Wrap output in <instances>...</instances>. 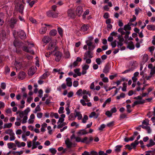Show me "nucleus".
<instances>
[{
	"instance_id": "nucleus-56",
	"label": "nucleus",
	"mask_w": 155,
	"mask_h": 155,
	"mask_svg": "<svg viewBox=\"0 0 155 155\" xmlns=\"http://www.w3.org/2000/svg\"><path fill=\"white\" fill-rule=\"evenodd\" d=\"M155 73V67H154L153 68L151 69V71L150 72V75L151 76L153 75Z\"/></svg>"
},
{
	"instance_id": "nucleus-39",
	"label": "nucleus",
	"mask_w": 155,
	"mask_h": 155,
	"mask_svg": "<svg viewBox=\"0 0 155 155\" xmlns=\"http://www.w3.org/2000/svg\"><path fill=\"white\" fill-rule=\"evenodd\" d=\"M126 108L127 109V112L129 113H130L132 111V110H130V108H131V106L130 104H127L126 106Z\"/></svg>"
},
{
	"instance_id": "nucleus-35",
	"label": "nucleus",
	"mask_w": 155,
	"mask_h": 155,
	"mask_svg": "<svg viewBox=\"0 0 155 155\" xmlns=\"http://www.w3.org/2000/svg\"><path fill=\"white\" fill-rule=\"evenodd\" d=\"M125 96V94L123 93H121L120 96H117L116 99L117 100H119L120 98H124Z\"/></svg>"
},
{
	"instance_id": "nucleus-6",
	"label": "nucleus",
	"mask_w": 155,
	"mask_h": 155,
	"mask_svg": "<svg viewBox=\"0 0 155 155\" xmlns=\"http://www.w3.org/2000/svg\"><path fill=\"white\" fill-rule=\"evenodd\" d=\"M17 33L19 37L21 39L25 40L26 38V34L24 31L23 30H19Z\"/></svg>"
},
{
	"instance_id": "nucleus-13",
	"label": "nucleus",
	"mask_w": 155,
	"mask_h": 155,
	"mask_svg": "<svg viewBox=\"0 0 155 155\" xmlns=\"http://www.w3.org/2000/svg\"><path fill=\"white\" fill-rule=\"evenodd\" d=\"M89 28V26L88 25L84 24L81 28V30L83 31H86Z\"/></svg>"
},
{
	"instance_id": "nucleus-54",
	"label": "nucleus",
	"mask_w": 155,
	"mask_h": 155,
	"mask_svg": "<svg viewBox=\"0 0 155 155\" xmlns=\"http://www.w3.org/2000/svg\"><path fill=\"white\" fill-rule=\"evenodd\" d=\"M125 118H127V114H121L120 116V119H124Z\"/></svg>"
},
{
	"instance_id": "nucleus-1",
	"label": "nucleus",
	"mask_w": 155,
	"mask_h": 155,
	"mask_svg": "<svg viewBox=\"0 0 155 155\" xmlns=\"http://www.w3.org/2000/svg\"><path fill=\"white\" fill-rule=\"evenodd\" d=\"M58 48V47L57 46L56 42L55 41H52L49 44L47 49L48 50L54 52Z\"/></svg>"
},
{
	"instance_id": "nucleus-16",
	"label": "nucleus",
	"mask_w": 155,
	"mask_h": 155,
	"mask_svg": "<svg viewBox=\"0 0 155 155\" xmlns=\"http://www.w3.org/2000/svg\"><path fill=\"white\" fill-rule=\"evenodd\" d=\"M1 38L2 40H4L6 38V33L5 31L2 30L0 34V38Z\"/></svg>"
},
{
	"instance_id": "nucleus-7",
	"label": "nucleus",
	"mask_w": 155,
	"mask_h": 155,
	"mask_svg": "<svg viewBox=\"0 0 155 155\" xmlns=\"http://www.w3.org/2000/svg\"><path fill=\"white\" fill-rule=\"evenodd\" d=\"M68 15L69 17L72 19L75 18V17L74 11L73 9H70L68 10Z\"/></svg>"
},
{
	"instance_id": "nucleus-34",
	"label": "nucleus",
	"mask_w": 155,
	"mask_h": 155,
	"mask_svg": "<svg viewBox=\"0 0 155 155\" xmlns=\"http://www.w3.org/2000/svg\"><path fill=\"white\" fill-rule=\"evenodd\" d=\"M131 27H130V25H129L128 24L125 25L124 28V30L126 31L127 30H130L131 29Z\"/></svg>"
},
{
	"instance_id": "nucleus-30",
	"label": "nucleus",
	"mask_w": 155,
	"mask_h": 155,
	"mask_svg": "<svg viewBox=\"0 0 155 155\" xmlns=\"http://www.w3.org/2000/svg\"><path fill=\"white\" fill-rule=\"evenodd\" d=\"M78 62H77L76 61H74L72 64H71L70 66L69 67L71 69L72 67H75L76 66H78Z\"/></svg>"
},
{
	"instance_id": "nucleus-25",
	"label": "nucleus",
	"mask_w": 155,
	"mask_h": 155,
	"mask_svg": "<svg viewBox=\"0 0 155 155\" xmlns=\"http://www.w3.org/2000/svg\"><path fill=\"white\" fill-rule=\"evenodd\" d=\"M123 147L122 145H118L116 146L115 151L117 152H120L121 151V148Z\"/></svg>"
},
{
	"instance_id": "nucleus-14",
	"label": "nucleus",
	"mask_w": 155,
	"mask_h": 155,
	"mask_svg": "<svg viewBox=\"0 0 155 155\" xmlns=\"http://www.w3.org/2000/svg\"><path fill=\"white\" fill-rule=\"evenodd\" d=\"M36 67L35 66H32L29 70L28 73L32 75L34 74L35 72Z\"/></svg>"
},
{
	"instance_id": "nucleus-18",
	"label": "nucleus",
	"mask_w": 155,
	"mask_h": 155,
	"mask_svg": "<svg viewBox=\"0 0 155 155\" xmlns=\"http://www.w3.org/2000/svg\"><path fill=\"white\" fill-rule=\"evenodd\" d=\"M25 72L23 71H21L18 74V78L21 79H23L25 77Z\"/></svg>"
},
{
	"instance_id": "nucleus-62",
	"label": "nucleus",
	"mask_w": 155,
	"mask_h": 155,
	"mask_svg": "<svg viewBox=\"0 0 155 155\" xmlns=\"http://www.w3.org/2000/svg\"><path fill=\"white\" fill-rule=\"evenodd\" d=\"M83 98L87 102H88L90 101V100L88 99L87 96L86 95H84L83 97Z\"/></svg>"
},
{
	"instance_id": "nucleus-43",
	"label": "nucleus",
	"mask_w": 155,
	"mask_h": 155,
	"mask_svg": "<svg viewBox=\"0 0 155 155\" xmlns=\"http://www.w3.org/2000/svg\"><path fill=\"white\" fill-rule=\"evenodd\" d=\"M12 124L11 123L8 124H5L4 125V128H10L12 127Z\"/></svg>"
},
{
	"instance_id": "nucleus-53",
	"label": "nucleus",
	"mask_w": 155,
	"mask_h": 155,
	"mask_svg": "<svg viewBox=\"0 0 155 155\" xmlns=\"http://www.w3.org/2000/svg\"><path fill=\"white\" fill-rule=\"evenodd\" d=\"M109 14L108 12L105 13L103 15L104 18L106 19L109 18Z\"/></svg>"
},
{
	"instance_id": "nucleus-22",
	"label": "nucleus",
	"mask_w": 155,
	"mask_h": 155,
	"mask_svg": "<svg viewBox=\"0 0 155 155\" xmlns=\"http://www.w3.org/2000/svg\"><path fill=\"white\" fill-rule=\"evenodd\" d=\"M47 28L46 27H42L39 31V33L42 34H45L47 31Z\"/></svg>"
},
{
	"instance_id": "nucleus-59",
	"label": "nucleus",
	"mask_w": 155,
	"mask_h": 155,
	"mask_svg": "<svg viewBox=\"0 0 155 155\" xmlns=\"http://www.w3.org/2000/svg\"><path fill=\"white\" fill-rule=\"evenodd\" d=\"M89 68V65L87 64H85L82 67V70L87 71Z\"/></svg>"
},
{
	"instance_id": "nucleus-40",
	"label": "nucleus",
	"mask_w": 155,
	"mask_h": 155,
	"mask_svg": "<svg viewBox=\"0 0 155 155\" xmlns=\"http://www.w3.org/2000/svg\"><path fill=\"white\" fill-rule=\"evenodd\" d=\"M88 119V117L87 115H85L84 116L83 119H82V122L85 123L87 122V120Z\"/></svg>"
},
{
	"instance_id": "nucleus-55",
	"label": "nucleus",
	"mask_w": 155,
	"mask_h": 155,
	"mask_svg": "<svg viewBox=\"0 0 155 155\" xmlns=\"http://www.w3.org/2000/svg\"><path fill=\"white\" fill-rule=\"evenodd\" d=\"M82 89H79L77 92L76 94L80 96L81 95V94L82 93Z\"/></svg>"
},
{
	"instance_id": "nucleus-32",
	"label": "nucleus",
	"mask_w": 155,
	"mask_h": 155,
	"mask_svg": "<svg viewBox=\"0 0 155 155\" xmlns=\"http://www.w3.org/2000/svg\"><path fill=\"white\" fill-rule=\"evenodd\" d=\"M7 145L9 149L12 148L14 146L16 147V145L14 143L11 142L8 143Z\"/></svg>"
},
{
	"instance_id": "nucleus-26",
	"label": "nucleus",
	"mask_w": 155,
	"mask_h": 155,
	"mask_svg": "<svg viewBox=\"0 0 155 155\" xmlns=\"http://www.w3.org/2000/svg\"><path fill=\"white\" fill-rule=\"evenodd\" d=\"M155 144V142H154L153 141L152 139H150V143L149 144H147L146 145V146L148 147H149L154 145Z\"/></svg>"
},
{
	"instance_id": "nucleus-60",
	"label": "nucleus",
	"mask_w": 155,
	"mask_h": 155,
	"mask_svg": "<svg viewBox=\"0 0 155 155\" xmlns=\"http://www.w3.org/2000/svg\"><path fill=\"white\" fill-rule=\"evenodd\" d=\"M105 127V125L103 124H102L100 127L99 128V130L100 131H102L103 130V129H104Z\"/></svg>"
},
{
	"instance_id": "nucleus-52",
	"label": "nucleus",
	"mask_w": 155,
	"mask_h": 155,
	"mask_svg": "<svg viewBox=\"0 0 155 155\" xmlns=\"http://www.w3.org/2000/svg\"><path fill=\"white\" fill-rule=\"evenodd\" d=\"M112 113L109 111L107 110L105 113V115L109 117H110L112 115Z\"/></svg>"
},
{
	"instance_id": "nucleus-44",
	"label": "nucleus",
	"mask_w": 155,
	"mask_h": 155,
	"mask_svg": "<svg viewBox=\"0 0 155 155\" xmlns=\"http://www.w3.org/2000/svg\"><path fill=\"white\" fill-rule=\"evenodd\" d=\"M107 125L109 127H113L114 125V121H112L107 124Z\"/></svg>"
},
{
	"instance_id": "nucleus-20",
	"label": "nucleus",
	"mask_w": 155,
	"mask_h": 155,
	"mask_svg": "<svg viewBox=\"0 0 155 155\" xmlns=\"http://www.w3.org/2000/svg\"><path fill=\"white\" fill-rule=\"evenodd\" d=\"M65 143L66 145L68 148H70L71 147L72 143L70 141L69 139L68 138L65 141Z\"/></svg>"
},
{
	"instance_id": "nucleus-61",
	"label": "nucleus",
	"mask_w": 155,
	"mask_h": 155,
	"mask_svg": "<svg viewBox=\"0 0 155 155\" xmlns=\"http://www.w3.org/2000/svg\"><path fill=\"white\" fill-rule=\"evenodd\" d=\"M102 81L104 83H107L108 82V79L107 77H105L102 79Z\"/></svg>"
},
{
	"instance_id": "nucleus-46",
	"label": "nucleus",
	"mask_w": 155,
	"mask_h": 155,
	"mask_svg": "<svg viewBox=\"0 0 155 155\" xmlns=\"http://www.w3.org/2000/svg\"><path fill=\"white\" fill-rule=\"evenodd\" d=\"M15 134L14 133H12L10 136V140L11 141H12L15 140Z\"/></svg>"
},
{
	"instance_id": "nucleus-64",
	"label": "nucleus",
	"mask_w": 155,
	"mask_h": 155,
	"mask_svg": "<svg viewBox=\"0 0 155 155\" xmlns=\"http://www.w3.org/2000/svg\"><path fill=\"white\" fill-rule=\"evenodd\" d=\"M10 71V69L8 66H5V72L6 74L9 73Z\"/></svg>"
},
{
	"instance_id": "nucleus-47",
	"label": "nucleus",
	"mask_w": 155,
	"mask_h": 155,
	"mask_svg": "<svg viewBox=\"0 0 155 155\" xmlns=\"http://www.w3.org/2000/svg\"><path fill=\"white\" fill-rule=\"evenodd\" d=\"M49 151L52 154H55L57 152V150L54 148H50Z\"/></svg>"
},
{
	"instance_id": "nucleus-42",
	"label": "nucleus",
	"mask_w": 155,
	"mask_h": 155,
	"mask_svg": "<svg viewBox=\"0 0 155 155\" xmlns=\"http://www.w3.org/2000/svg\"><path fill=\"white\" fill-rule=\"evenodd\" d=\"M111 45L112 48H115L117 46V41L114 40L111 43Z\"/></svg>"
},
{
	"instance_id": "nucleus-49",
	"label": "nucleus",
	"mask_w": 155,
	"mask_h": 155,
	"mask_svg": "<svg viewBox=\"0 0 155 155\" xmlns=\"http://www.w3.org/2000/svg\"><path fill=\"white\" fill-rule=\"evenodd\" d=\"M28 119V117L27 116H25L24 117L22 123L23 124H25L27 122V120Z\"/></svg>"
},
{
	"instance_id": "nucleus-17",
	"label": "nucleus",
	"mask_w": 155,
	"mask_h": 155,
	"mask_svg": "<svg viewBox=\"0 0 155 155\" xmlns=\"http://www.w3.org/2000/svg\"><path fill=\"white\" fill-rule=\"evenodd\" d=\"M67 85L68 87H71L72 85L71 79L70 78H68L66 79Z\"/></svg>"
},
{
	"instance_id": "nucleus-23",
	"label": "nucleus",
	"mask_w": 155,
	"mask_h": 155,
	"mask_svg": "<svg viewBox=\"0 0 155 155\" xmlns=\"http://www.w3.org/2000/svg\"><path fill=\"white\" fill-rule=\"evenodd\" d=\"M147 29L150 31L155 30V25H148L147 26Z\"/></svg>"
},
{
	"instance_id": "nucleus-15",
	"label": "nucleus",
	"mask_w": 155,
	"mask_h": 155,
	"mask_svg": "<svg viewBox=\"0 0 155 155\" xmlns=\"http://www.w3.org/2000/svg\"><path fill=\"white\" fill-rule=\"evenodd\" d=\"M88 133V132H87L86 130L85 129H83V130H80L77 133V134L81 135H85L86 134H87Z\"/></svg>"
},
{
	"instance_id": "nucleus-33",
	"label": "nucleus",
	"mask_w": 155,
	"mask_h": 155,
	"mask_svg": "<svg viewBox=\"0 0 155 155\" xmlns=\"http://www.w3.org/2000/svg\"><path fill=\"white\" fill-rule=\"evenodd\" d=\"M80 68H77L74 70V71L77 74L78 76H80L81 75V73L80 72Z\"/></svg>"
},
{
	"instance_id": "nucleus-8",
	"label": "nucleus",
	"mask_w": 155,
	"mask_h": 155,
	"mask_svg": "<svg viewBox=\"0 0 155 155\" xmlns=\"http://www.w3.org/2000/svg\"><path fill=\"white\" fill-rule=\"evenodd\" d=\"M29 48L30 49V48L25 46H24L22 47V50L24 51L32 54H35L34 51L33 50H29Z\"/></svg>"
},
{
	"instance_id": "nucleus-4",
	"label": "nucleus",
	"mask_w": 155,
	"mask_h": 155,
	"mask_svg": "<svg viewBox=\"0 0 155 155\" xmlns=\"http://www.w3.org/2000/svg\"><path fill=\"white\" fill-rule=\"evenodd\" d=\"M17 20L15 18H12L8 21V25L12 28H13L17 22Z\"/></svg>"
},
{
	"instance_id": "nucleus-9",
	"label": "nucleus",
	"mask_w": 155,
	"mask_h": 155,
	"mask_svg": "<svg viewBox=\"0 0 155 155\" xmlns=\"http://www.w3.org/2000/svg\"><path fill=\"white\" fill-rule=\"evenodd\" d=\"M110 66L109 63H107L105 66L103 72L105 74H107L109 72L110 69Z\"/></svg>"
},
{
	"instance_id": "nucleus-48",
	"label": "nucleus",
	"mask_w": 155,
	"mask_h": 155,
	"mask_svg": "<svg viewBox=\"0 0 155 155\" xmlns=\"http://www.w3.org/2000/svg\"><path fill=\"white\" fill-rule=\"evenodd\" d=\"M48 76V75L47 73H45L41 76L40 78L41 79H45Z\"/></svg>"
},
{
	"instance_id": "nucleus-38",
	"label": "nucleus",
	"mask_w": 155,
	"mask_h": 155,
	"mask_svg": "<svg viewBox=\"0 0 155 155\" xmlns=\"http://www.w3.org/2000/svg\"><path fill=\"white\" fill-rule=\"evenodd\" d=\"M58 31L59 35L62 36L63 35V30L62 28L60 27L58 28Z\"/></svg>"
},
{
	"instance_id": "nucleus-27",
	"label": "nucleus",
	"mask_w": 155,
	"mask_h": 155,
	"mask_svg": "<svg viewBox=\"0 0 155 155\" xmlns=\"http://www.w3.org/2000/svg\"><path fill=\"white\" fill-rule=\"evenodd\" d=\"M40 144V143L38 141H37L33 143V146L32 147V149L33 150L36 148L37 147V146L39 145Z\"/></svg>"
},
{
	"instance_id": "nucleus-63",
	"label": "nucleus",
	"mask_w": 155,
	"mask_h": 155,
	"mask_svg": "<svg viewBox=\"0 0 155 155\" xmlns=\"http://www.w3.org/2000/svg\"><path fill=\"white\" fill-rule=\"evenodd\" d=\"M130 32L129 31H127L125 34L124 38L126 39H127L129 38V35L130 34Z\"/></svg>"
},
{
	"instance_id": "nucleus-37",
	"label": "nucleus",
	"mask_w": 155,
	"mask_h": 155,
	"mask_svg": "<svg viewBox=\"0 0 155 155\" xmlns=\"http://www.w3.org/2000/svg\"><path fill=\"white\" fill-rule=\"evenodd\" d=\"M41 110L40 106L39 105H37L35 108V111H33L34 113H36L37 112L40 111Z\"/></svg>"
},
{
	"instance_id": "nucleus-51",
	"label": "nucleus",
	"mask_w": 155,
	"mask_h": 155,
	"mask_svg": "<svg viewBox=\"0 0 155 155\" xmlns=\"http://www.w3.org/2000/svg\"><path fill=\"white\" fill-rule=\"evenodd\" d=\"M127 84L125 83H123V87L122 88V91H126V87Z\"/></svg>"
},
{
	"instance_id": "nucleus-2",
	"label": "nucleus",
	"mask_w": 155,
	"mask_h": 155,
	"mask_svg": "<svg viewBox=\"0 0 155 155\" xmlns=\"http://www.w3.org/2000/svg\"><path fill=\"white\" fill-rule=\"evenodd\" d=\"M93 57V52L91 51H87L84 53V59L85 60L87 58H91Z\"/></svg>"
},
{
	"instance_id": "nucleus-24",
	"label": "nucleus",
	"mask_w": 155,
	"mask_h": 155,
	"mask_svg": "<svg viewBox=\"0 0 155 155\" xmlns=\"http://www.w3.org/2000/svg\"><path fill=\"white\" fill-rule=\"evenodd\" d=\"M111 98L110 97L107 99L103 104L102 107H105L106 105L107 104H109L111 101Z\"/></svg>"
},
{
	"instance_id": "nucleus-21",
	"label": "nucleus",
	"mask_w": 155,
	"mask_h": 155,
	"mask_svg": "<svg viewBox=\"0 0 155 155\" xmlns=\"http://www.w3.org/2000/svg\"><path fill=\"white\" fill-rule=\"evenodd\" d=\"M75 112L76 114L75 115V117H78V120H81V119L82 118V115L79 112L77 111L76 110H75Z\"/></svg>"
},
{
	"instance_id": "nucleus-10",
	"label": "nucleus",
	"mask_w": 155,
	"mask_h": 155,
	"mask_svg": "<svg viewBox=\"0 0 155 155\" xmlns=\"http://www.w3.org/2000/svg\"><path fill=\"white\" fill-rule=\"evenodd\" d=\"M83 12V8L81 6H78L76 10L77 15L78 16H80Z\"/></svg>"
},
{
	"instance_id": "nucleus-5",
	"label": "nucleus",
	"mask_w": 155,
	"mask_h": 155,
	"mask_svg": "<svg viewBox=\"0 0 155 155\" xmlns=\"http://www.w3.org/2000/svg\"><path fill=\"white\" fill-rule=\"evenodd\" d=\"M62 54L59 51L55 52L54 55L55 57V60L57 62H59L61 60Z\"/></svg>"
},
{
	"instance_id": "nucleus-3",
	"label": "nucleus",
	"mask_w": 155,
	"mask_h": 155,
	"mask_svg": "<svg viewBox=\"0 0 155 155\" xmlns=\"http://www.w3.org/2000/svg\"><path fill=\"white\" fill-rule=\"evenodd\" d=\"M47 16L49 17L56 18L58 16V14L52 10L49 11L46 13Z\"/></svg>"
},
{
	"instance_id": "nucleus-29",
	"label": "nucleus",
	"mask_w": 155,
	"mask_h": 155,
	"mask_svg": "<svg viewBox=\"0 0 155 155\" xmlns=\"http://www.w3.org/2000/svg\"><path fill=\"white\" fill-rule=\"evenodd\" d=\"M88 138L87 137H84L82 140L81 142L83 143H85L87 144L90 143V141H87Z\"/></svg>"
},
{
	"instance_id": "nucleus-31",
	"label": "nucleus",
	"mask_w": 155,
	"mask_h": 155,
	"mask_svg": "<svg viewBox=\"0 0 155 155\" xmlns=\"http://www.w3.org/2000/svg\"><path fill=\"white\" fill-rule=\"evenodd\" d=\"M138 143L139 142L137 140H135L134 142L132 143L130 145L131 147H133V148H135Z\"/></svg>"
},
{
	"instance_id": "nucleus-57",
	"label": "nucleus",
	"mask_w": 155,
	"mask_h": 155,
	"mask_svg": "<svg viewBox=\"0 0 155 155\" xmlns=\"http://www.w3.org/2000/svg\"><path fill=\"white\" fill-rule=\"evenodd\" d=\"M96 62L97 64L100 65L101 63V59L100 58H97L96 59Z\"/></svg>"
},
{
	"instance_id": "nucleus-41",
	"label": "nucleus",
	"mask_w": 155,
	"mask_h": 155,
	"mask_svg": "<svg viewBox=\"0 0 155 155\" xmlns=\"http://www.w3.org/2000/svg\"><path fill=\"white\" fill-rule=\"evenodd\" d=\"M95 45H93L92 46L88 47V51L92 52L95 47Z\"/></svg>"
},
{
	"instance_id": "nucleus-58",
	"label": "nucleus",
	"mask_w": 155,
	"mask_h": 155,
	"mask_svg": "<svg viewBox=\"0 0 155 155\" xmlns=\"http://www.w3.org/2000/svg\"><path fill=\"white\" fill-rule=\"evenodd\" d=\"M6 87V85L5 83L3 82L1 84V88L3 90L5 89Z\"/></svg>"
},
{
	"instance_id": "nucleus-36",
	"label": "nucleus",
	"mask_w": 155,
	"mask_h": 155,
	"mask_svg": "<svg viewBox=\"0 0 155 155\" xmlns=\"http://www.w3.org/2000/svg\"><path fill=\"white\" fill-rule=\"evenodd\" d=\"M64 57L67 58H69L70 56V52L68 51H65L64 53Z\"/></svg>"
},
{
	"instance_id": "nucleus-19",
	"label": "nucleus",
	"mask_w": 155,
	"mask_h": 155,
	"mask_svg": "<svg viewBox=\"0 0 155 155\" xmlns=\"http://www.w3.org/2000/svg\"><path fill=\"white\" fill-rule=\"evenodd\" d=\"M24 9V6L23 5L21 4L20 5L18 9V11L21 13L22 15L23 13V10Z\"/></svg>"
},
{
	"instance_id": "nucleus-28",
	"label": "nucleus",
	"mask_w": 155,
	"mask_h": 155,
	"mask_svg": "<svg viewBox=\"0 0 155 155\" xmlns=\"http://www.w3.org/2000/svg\"><path fill=\"white\" fill-rule=\"evenodd\" d=\"M57 33V31L56 30L53 29L51 30L50 32V35L51 36H54Z\"/></svg>"
},
{
	"instance_id": "nucleus-45",
	"label": "nucleus",
	"mask_w": 155,
	"mask_h": 155,
	"mask_svg": "<svg viewBox=\"0 0 155 155\" xmlns=\"http://www.w3.org/2000/svg\"><path fill=\"white\" fill-rule=\"evenodd\" d=\"M12 130V129H9L5 131V133L7 134H9L10 135L12 133H13Z\"/></svg>"
},
{
	"instance_id": "nucleus-50",
	"label": "nucleus",
	"mask_w": 155,
	"mask_h": 155,
	"mask_svg": "<svg viewBox=\"0 0 155 155\" xmlns=\"http://www.w3.org/2000/svg\"><path fill=\"white\" fill-rule=\"evenodd\" d=\"M64 110V107L61 106L59 108V110L58 111V113L61 114H62L64 113L63 110Z\"/></svg>"
},
{
	"instance_id": "nucleus-12",
	"label": "nucleus",
	"mask_w": 155,
	"mask_h": 155,
	"mask_svg": "<svg viewBox=\"0 0 155 155\" xmlns=\"http://www.w3.org/2000/svg\"><path fill=\"white\" fill-rule=\"evenodd\" d=\"M51 39L50 37L48 36H45L42 39V41L44 43L47 44L51 40Z\"/></svg>"
},
{
	"instance_id": "nucleus-11",
	"label": "nucleus",
	"mask_w": 155,
	"mask_h": 155,
	"mask_svg": "<svg viewBox=\"0 0 155 155\" xmlns=\"http://www.w3.org/2000/svg\"><path fill=\"white\" fill-rule=\"evenodd\" d=\"M127 48H129L130 50L134 49L135 47L133 42L132 41H130L129 42Z\"/></svg>"
}]
</instances>
